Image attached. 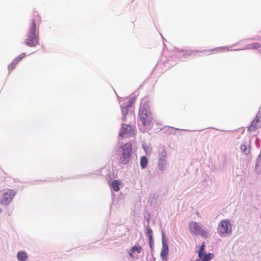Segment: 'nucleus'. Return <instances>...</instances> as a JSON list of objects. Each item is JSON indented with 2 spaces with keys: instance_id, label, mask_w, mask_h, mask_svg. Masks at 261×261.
<instances>
[{
  "instance_id": "obj_1",
  "label": "nucleus",
  "mask_w": 261,
  "mask_h": 261,
  "mask_svg": "<svg viewBox=\"0 0 261 261\" xmlns=\"http://www.w3.org/2000/svg\"><path fill=\"white\" fill-rule=\"evenodd\" d=\"M152 120V114L149 109L148 105L141 103L138 119L139 130L142 132H145L148 130L151 127Z\"/></svg>"
},
{
  "instance_id": "obj_2",
  "label": "nucleus",
  "mask_w": 261,
  "mask_h": 261,
  "mask_svg": "<svg viewBox=\"0 0 261 261\" xmlns=\"http://www.w3.org/2000/svg\"><path fill=\"white\" fill-rule=\"evenodd\" d=\"M39 39V34L37 31L35 20L33 19L29 31L27 34V38L24 40V43L29 47H34L38 43Z\"/></svg>"
},
{
  "instance_id": "obj_3",
  "label": "nucleus",
  "mask_w": 261,
  "mask_h": 261,
  "mask_svg": "<svg viewBox=\"0 0 261 261\" xmlns=\"http://www.w3.org/2000/svg\"><path fill=\"white\" fill-rule=\"evenodd\" d=\"M120 162L123 165H127L130 160L133 152L132 145L130 143H125L119 147Z\"/></svg>"
},
{
  "instance_id": "obj_4",
  "label": "nucleus",
  "mask_w": 261,
  "mask_h": 261,
  "mask_svg": "<svg viewBox=\"0 0 261 261\" xmlns=\"http://www.w3.org/2000/svg\"><path fill=\"white\" fill-rule=\"evenodd\" d=\"M16 192L13 189H5L0 191V204L8 205L12 201Z\"/></svg>"
},
{
  "instance_id": "obj_5",
  "label": "nucleus",
  "mask_w": 261,
  "mask_h": 261,
  "mask_svg": "<svg viewBox=\"0 0 261 261\" xmlns=\"http://www.w3.org/2000/svg\"><path fill=\"white\" fill-rule=\"evenodd\" d=\"M189 229L191 233L197 236L206 239L208 237L207 232L203 230L200 225L196 222L191 221L189 223Z\"/></svg>"
},
{
  "instance_id": "obj_6",
  "label": "nucleus",
  "mask_w": 261,
  "mask_h": 261,
  "mask_svg": "<svg viewBox=\"0 0 261 261\" xmlns=\"http://www.w3.org/2000/svg\"><path fill=\"white\" fill-rule=\"evenodd\" d=\"M218 234L221 237L230 234L232 232L230 221L227 219L221 220L218 225Z\"/></svg>"
},
{
  "instance_id": "obj_7",
  "label": "nucleus",
  "mask_w": 261,
  "mask_h": 261,
  "mask_svg": "<svg viewBox=\"0 0 261 261\" xmlns=\"http://www.w3.org/2000/svg\"><path fill=\"white\" fill-rule=\"evenodd\" d=\"M162 248L161 252V257L163 260L167 261L168 254L169 253L168 245L167 240L163 231L162 232Z\"/></svg>"
},
{
  "instance_id": "obj_8",
  "label": "nucleus",
  "mask_w": 261,
  "mask_h": 261,
  "mask_svg": "<svg viewBox=\"0 0 261 261\" xmlns=\"http://www.w3.org/2000/svg\"><path fill=\"white\" fill-rule=\"evenodd\" d=\"M166 156L167 152L165 150H163L159 154V158L158 163V169L161 171H163L165 170L167 164V161L166 159Z\"/></svg>"
},
{
  "instance_id": "obj_9",
  "label": "nucleus",
  "mask_w": 261,
  "mask_h": 261,
  "mask_svg": "<svg viewBox=\"0 0 261 261\" xmlns=\"http://www.w3.org/2000/svg\"><path fill=\"white\" fill-rule=\"evenodd\" d=\"M133 134L132 128L130 125H126L125 124H122L121 131L119 133V136L121 138L128 137Z\"/></svg>"
},
{
  "instance_id": "obj_10",
  "label": "nucleus",
  "mask_w": 261,
  "mask_h": 261,
  "mask_svg": "<svg viewBox=\"0 0 261 261\" xmlns=\"http://www.w3.org/2000/svg\"><path fill=\"white\" fill-rule=\"evenodd\" d=\"M261 127V114H257L251 122L250 126L248 128V130L251 132L255 129Z\"/></svg>"
},
{
  "instance_id": "obj_11",
  "label": "nucleus",
  "mask_w": 261,
  "mask_h": 261,
  "mask_svg": "<svg viewBox=\"0 0 261 261\" xmlns=\"http://www.w3.org/2000/svg\"><path fill=\"white\" fill-rule=\"evenodd\" d=\"M146 234L147 237L148 238L149 246L151 250H152L153 247L154 245V241L152 236V230L148 225L146 227Z\"/></svg>"
},
{
  "instance_id": "obj_12",
  "label": "nucleus",
  "mask_w": 261,
  "mask_h": 261,
  "mask_svg": "<svg viewBox=\"0 0 261 261\" xmlns=\"http://www.w3.org/2000/svg\"><path fill=\"white\" fill-rule=\"evenodd\" d=\"M214 257V254L211 253H202L201 256H198L199 258L194 261H209Z\"/></svg>"
},
{
  "instance_id": "obj_13",
  "label": "nucleus",
  "mask_w": 261,
  "mask_h": 261,
  "mask_svg": "<svg viewBox=\"0 0 261 261\" xmlns=\"http://www.w3.org/2000/svg\"><path fill=\"white\" fill-rule=\"evenodd\" d=\"M213 50H219V51H228L229 50L228 47L226 46H222V47H216L213 49H206L201 51V52L205 53L207 55H210L212 54V51Z\"/></svg>"
},
{
  "instance_id": "obj_14",
  "label": "nucleus",
  "mask_w": 261,
  "mask_h": 261,
  "mask_svg": "<svg viewBox=\"0 0 261 261\" xmlns=\"http://www.w3.org/2000/svg\"><path fill=\"white\" fill-rule=\"evenodd\" d=\"M120 182L117 180H114L110 185L111 188L115 192H118L120 190L119 186Z\"/></svg>"
},
{
  "instance_id": "obj_15",
  "label": "nucleus",
  "mask_w": 261,
  "mask_h": 261,
  "mask_svg": "<svg viewBox=\"0 0 261 261\" xmlns=\"http://www.w3.org/2000/svg\"><path fill=\"white\" fill-rule=\"evenodd\" d=\"M28 256L24 251H19L17 254V258L19 261H25Z\"/></svg>"
},
{
  "instance_id": "obj_16",
  "label": "nucleus",
  "mask_w": 261,
  "mask_h": 261,
  "mask_svg": "<svg viewBox=\"0 0 261 261\" xmlns=\"http://www.w3.org/2000/svg\"><path fill=\"white\" fill-rule=\"evenodd\" d=\"M255 170L256 173L259 174L261 173V154H260L257 158L255 165Z\"/></svg>"
},
{
  "instance_id": "obj_17",
  "label": "nucleus",
  "mask_w": 261,
  "mask_h": 261,
  "mask_svg": "<svg viewBox=\"0 0 261 261\" xmlns=\"http://www.w3.org/2000/svg\"><path fill=\"white\" fill-rule=\"evenodd\" d=\"M248 145L247 142H245V143L242 144L240 147L241 151L246 155H248L250 153V148H248Z\"/></svg>"
},
{
  "instance_id": "obj_18",
  "label": "nucleus",
  "mask_w": 261,
  "mask_h": 261,
  "mask_svg": "<svg viewBox=\"0 0 261 261\" xmlns=\"http://www.w3.org/2000/svg\"><path fill=\"white\" fill-rule=\"evenodd\" d=\"M121 109L122 115L123 116V118H122V120L123 121H125V116L127 114L130 109H131L129 108L126 107L124 104H123V105L121 106Z\"/></svg>"
},
{
  "instance_id": "obj_19",
  "label": "nucleus",
  "mask_w": 261,
  "mask_h": 261,
  "mask_svg": "<svg viewBox=\"0 0 261 261\" xmlns=\"http://www.w3.org/2000/svg\"><path fill=\"white\" fill-rule=\"evenodd\" d=\"M148 164V159L146 156H142L140 159V166L142 169H145Z\"/></svg>"
},
{
  "instance_id": "obj_20",
  "label": "nucleus",
  "mask_w": 261,
  "mask_h": 261,
  "mask_svg": "<svg viewBox=\"0 0 261 261\" xmlns=\"http://www.w3.org/2000/svg\"><path fill=\"white\" fill-rule=\"evenodd\" d=\"M18 64V62L16 61L15 60H14L11 63V64H9L8 65V70H9V72L11 71L12 70H13L15 67L16 66L17 64Z\"/></svg>"
},
{
  "instance_id": "obj_21",
  "label": "nucleus",
  "mask_w": 261,
  "mask_h": 261,
  "mask_svg": "<svg viewBox=\"0 0 261 261\" xmlns=\"http://www.w3.org/2000/svg\"><path fill=\"white\" fill-rule=\"evenodd\" d=\"M142 247L140 245H135L133 247H132L131 250L132 252H135L136 251L137 253H140L141 252Z\"/></svg>"
},
{
  "instance_id": "obj_22",
  "label": "nucleus",
  "mask_w": 261,
  "mask_h": 261,
  "mask_svg": "<svg viewBox=\"0 0 261 261\" xmlns=\"http://www.w3.org/2000/svg\"><path fill=\"white\" fill-rule=\"evenodd\" d=\"M26 54L25 53H23L17 57L14 60L17 61L18 63L25 56Z\"/></svg>"
},
{
  "instance_id": "obj_23",
  "label": "nucleus",
  "mask_w": 261,
  "mask_h": 261,
  "mask_svg": "<svg viewBox=\"0 0 261 261\" xmlns=\"http://www.w3.org/2000/svg\"><path fill=\"white\" fill-rule=\"evenodd\" d=\"M204 248H205V245L204 243L203 242L201 246L200 247L199 251H198V256H201V253H205L204 252Z\"/></svg>"
},
{
  "instance_id": "obj_24",
  "label": "nucleus",
  "mask_w": 261,
  "mask_h": 261,
  "mask_svg": "<svg viewBox=\"0 0 261 261\" xmlns=\"http://www.w3.org/2000/svg\"><path fill=\"white\" fill-rule=\"evenodd\" d=\"M133 101H132V100H131L130 99L128 100V102H126V103H124V105H125L126 106V107L127 108H129L130 109H132V105L133 103Z\"/></svg>"
},
{
  "instance_id": "obj_25",
  "label": "nucleus",
  "mask_w": 261,
  "mask_h": 261,
  "mask_svg": "<svg viewBox=\"0 0 261 261\" xmlns=\"http://www.w3.org/2000/svg\"><path fill=\"white\" fill-rule=\"evenodd\" d=\"M252 48L254 49H257L260 46V44L258 43H254L252 45Z\"/></svg>"
},
{
  "instance_id": "obj_26",
  "label": "nucleus",
  "mask_w": 261,
  "mask_h": 261,
  "mask_svg": "<svg viewBox=\"0 0 261 261\" xmlns=\"http://www.w3.org/2000/svg\"><path fill=\"white\" fill-rule=\"evenodd\" d=\"M198 52H199V51L196 50H195L187 51V53L189 55H192L193 53H198Z\"/></svg>"
},
{
  "instance_id": "obj_27",
  "label": "nucleus",
  "mask_w": 261,
  "mask_h": 261,
  "mask_svg": "<svg viewBox=\"0 0 261 261\" xmlns=\"http://www.w3.org/2000/svg\"><path fill=\"white\" fill-rule=\"evenodd\" d=\"M171 129H172V131H171L170 133H171V134H174L175 133V130H179V129L178 128H173V127H171Z\"/></svg>"
},
{
  "instance_id": "obj_28",
  "label": "nucleus",
  "mask_w": 261,
  "mask_h": 261,
  "mask_svg": "<svg viewBox=\"0 0 261 261\" xmlns=\"http://www.w3.org/2000/svg\"><path fill=\"white\" fill-rule=\"evenodd\" d=\"M134 253V252H132V250L130 249V251H129V256H130L131 257H132V258H133V257H134V256H133V253Z\"/></svg>"
},
{
  "instance_id": "obj_29",
  "label": "nucleus",
  "mask_w": 261,
  "mask_h": 261,
  "mask_svg": "<svg viewBox=\"0 0 261 261\" xmlns=\"http://www.w3.org/2000/svg\"><path fill=\"white\" fill-rule=\"evenodd\" d=\"M130 99L131 100H132V101H133V102H134L136 100V97H133L132 98H130Z\"/></svg>"
},
{
  "instance_id": "obj_30",
  "label": "nucleus",
  "mask_w": 261,
  "mask_h": 261,
  "mask_svg": "<svg viewBox=\"0 0 261 261\" xmlns=\"http://www.w3.org/2000/svg\"><path fill=\"white\" fill-rule=\"evenodd\" d=\"M175 49H176V50L177 51H178H178H183V50H182V49H180V50H179V49L178 48H175Z\"/></svg>"
},
{
  "instance_id": "obj_31",
  "label": "nucleus",
  "mask_w": 261,
  "mask_h": 261,
  "mask_svg": "<svg viewBox=\"0 0 261 261\" xmlns=\"http://www.w3.org/2000/svg\"><path fill=\"white\" fill-rule=\"evenodd\" d=\"M239 49H234L233 50H239Z\"/></svg>"
},
{
  "instance_id": "obj_32",
  "label": "nucleus",
  "mask_w": 261,
  "mask_h": 261,
  "mask_svg": "<svg viewBox=\"0 0 261 261\" xmlns=\"http://www.w3.org/2000/svg\"><path fill=\"white\" fill-rule=\"evenodd\" d=\"M2 212V210L1 209L0 210V212Z\"/></svg>"
}]
</instances>
